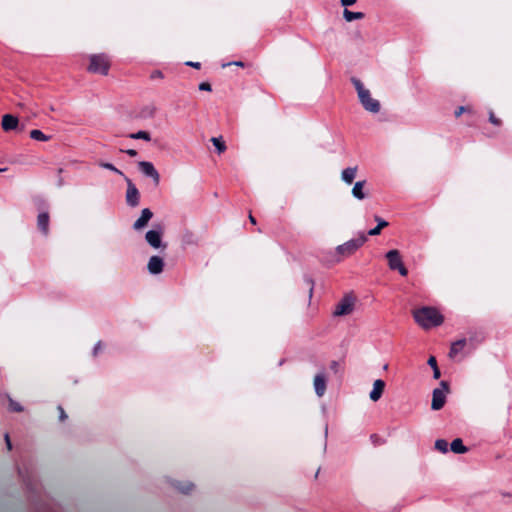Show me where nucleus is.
<instances>
[{
    "label": "nucleus",
    "mask_w": 512,
    "mask_h": 512,
    "mask_svg": "<svg viewBox=\"0 0 512 512\" xmlns=\"http://www.w3.org/2000/svg\"><path fill=\"white\" fill-rule=\"evenodd\" d=\"M412 316L415 322L425 330L440 326L444 322V317L439 310L431 306L414 309Z\"/></svg>",
    "instance_id": "1"
},
{
    "label": "nucleus",
    "mask_w": 512,
    "mask_h": 512,
    "mask_svg": "<svg viewBox=\"0 0 512 512\" xmlns=\"http://www.w3.org/2000/svg\"><path fill=\"white\" fill-rule=\"evenodd\" d=\"M351 82L357 91L359 101L364 109L371 113H378L381 108L379 101L371 97L370 91L363 86V83L358 78L352 77Z\"/></svg>",
    "instance_id": "2"
},
{
    "label": "nucleus",
    "mask_w": 512,
    "mask_h": 512,
    "mask_svg": "<svg viewBox=\"0 0 512 512\" xmlns=\"http://www.w3.org/2000/svg\"><path fill=\"white\" fill-rule=\"evenodd\" d=\"M88 72L93 74L108 75L111 67V60L107 54H92L89 57Z\"/></svg>",
    "instance_id": "3"
},
{
    "label": "nucleus",
    "mask_w": 512,
    "mask_h": 512,
    "mask_svg": "<svg viewBox=\"0 0 512 512\" xmlns=\"http://www.w3.org/2000/svg\"><path fill=\"white\" fill-rule=\"evenodd\" d=\"M366 241L367 235L360 233L357 238L351 239L337 246L336 251L341 256L348 257L353 255L361 246L365 244Z\"/></svg>",
    "instance_id": "4"
},
{
    "label": "nucleus",
    "mask_w": 512,
    "mask_h": 512,
    "mask_svg": "<svg viewBox=\"0 0 512 512\" xmlns=\"http://www.w3.org/2000/svg\"><path fill=\"white\" fill-rule=\"evenodd\" d=\"M388 266L391 270H397L401 276H407L408 270L404 266L400 252L396 249L390 250L386 254Z\"/></svg>",
    "instance_id": "5"
},
{
    "label": "nucleus",
    "mask_w": 512,
    "mask_h": 512,
    "mask_svg": "<svg viewBox=\"0 0 512 512\" xmlns=\"http://www.w3.org/2000/svg\"><path fill=\"white\" fill-rule=\"evenodd\" d=\"M125 179L127 182L126 202L130 207H136L139 205L140 193L129 178L125 177Z\"/></svg>",
    "instance_id": "6"
},
{
    "label": "nucleus",
    "mask_w": 512,
    "mask_h": 512,
    "mask_svg": "<svg viewBox=\"0 0 512 512\" xmlns=\"http://www.w3.org/2000/svg\"><path fill=\"white\" fill-rule=\"evenodd\" d=\"M354 308V299L349 296H345L335 307V316L349 315Z\"/></svg>",
    "instance_id": "7"
},
{
    "label": "nucleus",
    "mask_w": 512,
    "mask_h": 512,
    "mask_svg": "<svg viewBox=\"0 0 512 512\" xmlns=\"http://www.w3.org/2000/svg\"><path fill=\"white\" fill-rule=\"evenodd\" d=\"M138 167L140 171L146 175L147 177H150L153 179V182L155 186H158L160 183V175L158 171L155 169L154 165L151 162L148 161H140L138 163Z\"/></svg>",
    "instance_id": "8"
},
{
    "label": "nucleus",
    "mask_w": 512,
    "mask_h": 512,
    "mask_svg": "<svg viewBox=\"0 0 512 512\" xmlns=\"http://www.w3.org/2000/svg\"><path fill=\"white\" fill-rule=\"evenodd\" d=\"M145 240L155 249L160 247L166 248V244L162 245V233L160 231L149 230L145 235Z\"/></svg>",
    "instance_id": "9"
},
{
    "label": "nucleus",
    "mask_w": 512,
    "mask_h": 512,
    "mask_svg": "<svg viewBox=\"0 0 512 512\" xmlns=\"http://www.w3.org/2000/svg\"><path fill=\"white\" fill-rule=\"evenodd\" d=\"M147 269L150 274L157 275L160 274L164 269V260L162 257L154 255L150 257Z\"/></svg>",
    "instance_id": "10"
},
{
    "label": "nucleus",
    "mask_w": 512,
    "mask_h": 512,
    "mask_svg": "<svg viewBox=\"0 0 512 512\" xmlns=\"http://www.w3.org/2000/svg\"><path fill=\"white\" fill-rule=\"evenodd\" d=\"M153 217V212L149 208H144L141 211L140 217L134 222L133 229L140 231L143 228H145L148 224V222Z\"/></svg>",
    "instance_id": "11"
},
{
    "label": "nucleus",
    "mask_w": 512,
    "mask_h": 512,
    "mask_svg": "<svg viewBox=\"0 0 512 512\" xmlns=\"http://www.w3.org/2000/svg\"><path fill=\"white\" fill-rule=\"evenodd\" d=\"M445 402H446V394L444 393V391L441 390L440 388L434 389L433 393H432V403H431L432 410H440L445 405Z\"/></svg>",
    "instance_id": "12"
},
{
    "label": "nucleus",
    "mask_w": 512,
    "mask_h": 512,
    "mask_svg": "<svg viewBox=\"0 0 512 512\" xmlns=\"http://www.w3.org/2000/svg\"><path fill=\"white\" fill-rule=\"evenodd\" d=\"M313 385L317 396L322 397L325 394L327 387V380L325 374H316L314 377Z\"/></svg>",
    "instance_id": "13"
},
{
    "label": "nucleus",
    "mask_w": 512,
    "mask_h": 512,
    "mask_svg": "<svg viewBox=\"0 0 512 512\" xmlns=\"http://www.w3.org/2000/svg\"><path fill=\"white\" fill-rule=\"evenodd\" d=\"M50 216L48 212H42L37 217V228L44 235L49 234Z\"/></svg>",
    "instance_id": "14"
},
{
    "label": "nucleus",
    "mask_w": 512,
    "mask_h": 512,
    "mask_svg": "<svg viewBox=\"0 0 512 512\" xmlns=\"http://www.w3.org/2000/svg\"><path fill=\"white\" fill-rule=\"evenodd\" d=\"M385 386L386 384L382 379L375 380L373 383V389L369 395L370 399L374 402L378 401L382 397Z\"/></svg>",
    "instance_id": "15"
},
{
    "label": "nucleus",
    "mask_w": 512,
    "mask_h": 512,
    "mask_svg": "<svg viewBox=\"0 0 512 512\" xmlns=\"http://www.w3.org/2000/svg\"><path fill=\"white\" fill-rule=\"evenodd\" d=\"M19 120L16 116H13L11 114H5L2 117L1 126L2 129L6 132L14 130L18 127Z\"/></svg>",
    "instance_id": "16"
},
{
    "label": "nucleus",
    "mask_w": 512,
    "mask_h": 512,
    "mask_svg": "<svg viewBox=\"0 0 512 512\" xmlns=\"http://www.w3.org/2000/svg\"><path fill=\"white\" fill-rule=\"evenodd\" d=\"M358 167H348L344 169L341 173V178L346 184H352L356 174H357Z\"/></svg>",
    "instance_id": "17"
},
{
    "label": "nucleus",
    "mask_w": 512,
    "mask_h": 512,
    "mask_svg": "<svg viewBox=\"0 0 512 512\" xmlns=\"http://www.w3.org/2000/svg\"><path fill=\"white\" fill-rule=\"evenodd\" d=\"M366 185V181L363 180V181H358L354 184V187L352 188V195L358 199V200H363L366 195L365 193L363 192V188L364 186Z\"/></svg>",
    "instance_id": "18"
},
{
    "label": "nucleus",
    "mask_w": 512,
    "mask_h": 512,
    "mask_svg": "<svg viewBox=\"0 0 512 512\" xmlns=\"http://www.w3.org/2000/svg\"><path fill=\"white\" fill-rule=\"evenodd\" d=\"M451 451L456 454H463L468 451V448L463 444V441L460 438H456L451 442L450 445Z\"/></svg>",
    "instance_id": "19"
},
{
    "label": "nucleus",
    "mask_w": 512,
    "mask_h": 512,
    "mask_svg": "<svg viewBox=\"0 0 512 512\" xmlns=\"http://www.w3.org/2000/svg\"><path fill=\"white\" fill-rule=\"evenodd\" d=\"M465 345H466V339H460V340H457L456 342L452 343L450 352H449V356L451 358L456 357V355L465 347Z\"/></svg>",
    "instance_id": "20"
},
{
    "label": "nucleus",
    "mask_w": 512,
    "mask_h": 512,
    "mask_svg": "<svg viewBox=\"0 0 512 512\" xmlns=\"http://www.w3.org/2000/svg\"><path fill=\"white\" fill-rule=\"evenodd\" d=\"M343 17L347 22H352L354 20L364 18V14L362 12H352L345 8L343 11Z\"/></svg>",
    "instance_id": "21"
},
{
    "label": "nucleus",
    "mask_w": 512,
    "mask_h": 512,
    "mask_svg": "<svg viewBox=\"0 0 512 512\" xmlns=\"http://www.w3.org/2000/svg\"><path fill=\"white\" fill-rule=\"evenodd\" d=\"M174 486L177 490H179L180 492H182L184 494H188L194 488V484L191 482H185V483L177 482L176 484H174Z\"/></svg>",
    "instance_id": "22"
},
{
    "label": "nucleus",
    "mask_w": 512,
    "mask_h": 512,
    "mask_svg": "<svg viewBox=\"0 0 512 512\" xmlns=\"http://www.w3.org/2000/svg\"><path fill=\"white\" fill-rule=\"evenodd\" d=\"M30 137L37 141H48L51 139V136L45 135L42 131L38 129L31 130Z\"/></svg>",
    "instance_id": "23"
},
{
    "label": "nucleus",
    "mask_w": 512,
    "mask_h": 512,
    "mask_svg": "<svg viewBox=\"0 0 512 512\" xmlns=\"http://www.w3.org/2000/svg\"><path fill=\"white\" fill-rule=\"evenodd\" d=\"M428 365L433 369V377L434 379H439L441 376L440 370L437 365V360L434 356H430L428 361Z\"/></svg>",
    "instance_id": "24"
},
{
    "label": "nucleus",
    "mask_w": 512,
    "mask_h": 512,
    "mask_svg": "<svg viewBox=\"0 0 512 512\" xmlns=\"http://www.w3.org/2000/svg\"><path fill=\"white\" fill-rule=\"evenodd\" d=\"M211 142L213 143L219 154L225 152L226 144L221 137H212Z\"/></svg>",
    "instance_id": "25"
},
{
    "label": "nucleus",
    "mask_w": 512,
    "mask_h": 512,
    "mask_svg": "<svg viewBox=\"0 0 512 512\" xmlns=\"http://www.w3.org/2000/svg\"><path fill=\"white\" fill-rule=\"evenodd\" d=\"M129 137L131 139H142V140H145V141H150L151 140L150 133L147 132V131H138L136 133L130 134Z\"/></svg>",
    "instance_id": "26"
},
{
    "label": "nucleus",
    "mask_w": 512,
    "mask_h": 512,
    "mask_svg": "<svg viewBox=\"0 0 512 512\" xmlns=\"http://www.w3.org/2000/svg\"><path fill=\"white\" fill-rule=\"evenodd\" d=\"M435 449L441 453L448 452V442L444 439H437L435 441Z\"/></svg>",
    "instance_id": "27"
},
{
    "label": "nucleus",
    "mask_w": 512,
    "mask_h": 512,
    "mask_svg": "<svg viewBox=\"0 0 512 512\" xmlns=\"http://www.w3.org/2000/svg\"><path fill=\"white\" fill-rule=\"evenodd\" d=\"M304 281L308 287V299L310 301L314 291V280L309 276H305Z\"/></svg>",
    "instance_id": "28"
},
{
    "label": "nucleus",
    "mask_w": 512,
    "mask_h": 512,
    "mask_svg": "<svg viewBox=\"0 0 512 512\" xmlns=\"http://www.w3.org/2000/svg\"><path fill=\"white\" fill-rule=\"evenodd\" d=\"M9 410L12 412H22L23 407L20 403L14 401L13 399L9 398Z\"/></svg>",
    "instance_id": "29"
},
{
    "label": "nucleus",
    "mask_w": 512,
    "mask_h": 512,
    "mask_svg": "<svg viewBox=\"0 0 512 512\" xmlns=\"http://www.w3.org/2000/svg\"><path fill=\"white\" fill-rule=\"evenodd\" d=\"M102 168H105V169H108L110 171H113L121 176H124L123 172L120 171L119 169H117L113 164L111 163H105V162H101L99 164Z\"/></svg>",
    "instance_id": "30"
},
{
    "label": "nucleus",
    "mask_w": 512,
    "mask_h": 512,
    "mask_svg": "<svg viewBox=\"0 0 512 512\" xmlns=\"http://www.w3.org/2000/svg\"><path fill=\"white\" fill-rule=\"evenodd\" d=\"M489 121H490V123H492L495 126H501V124H502L501 119L496 117V115L494 114L493 111L489 112Z\"/></svg>",
    "instance_id": "31"
},
{
    "label": "nucleus",
    "mask_w": 512,
    "mask_h": 512,
    "mask_svg": "<svg viewBox=\"0 0 512 512\" xmlns=\"http://www.w3.org/2000/svg\"><path fill=\"white\" fill-rule=\"evenodd\" d=\"M374 219L377 222V226L381 229L386 228L389 225V223L386 220L382 219L377 215L374 217Z\"/></svg>",
    "instance_id": "32"
},
{
    "label": "nucleus",
    "mask_w": 512,
    "mask_h": 512,
    "mask_svg": "<svg viewBox=\"0 0 512 512\" xmlns=\"http://www.w3.org/2000/svg\"><path fill=\"white\" fill-rule=\"evenodd\" d=\"M470 109L468 107H464V106H460L458 107L454 114H455V117L458 118L460 117L465 111H469Z\"/></svg>",
    "instance_id": "33"
},
{
    "label": "nucleus",
    "mask_w": 512,
    "mask_h": 512,
    "mask_svg": "<svg viewBox=\"0 0 512 512\" xmlns=\"http://www.w3.org/2000/svg\"><path fill=\"white\" fill-rule=\"evenodd\" d=\"M199 90L201 91H211L212 87L211 84L208 82H202L199 84Z\"/></svg>",
    "instance_id": "34"
},
{
    "label": "nucleus",
    "mask_w": 512,
    "mask_h": 512,
    "mask_svg": "<svg viewBox=\"0 0 512 512\" xmlns=\"http://www.w3.org/2000/svg\"><path fill=\"white\" fill-rule=\"evenodd\" d=\"M150 78L152 80H154V79H162L163 78V73L160 70H154L151 73Z\"/></svg>",
    "instance_id": "35"
},
{
    "label": "nucleus",
    "mask_w": 512,
    "mask_h": 512,
    "mask_svg": "<svg viewBox=\"0 0 512 512\" xmlns=\"http://www.w3.org/2000/svg\"><path fill=\"white\" fill-rule=\"evenodd\" d=\"M382 229L376 226L375 228L368 231L367 235L369 236H377L381 233Z\"/></svg>",
    "instance_id": "36"
},
{
    "label": "nucleus",
    "mask_w": 512,
    "mask_h": 512,
    "mask_svg": "<svg viewBox=\"0 0 512 512\" xmlns=\"http://www.w3.org/2000/svg\"><path fill=\"white\" fill-rule=\"evenodd\" d=\"M230 65H236V66H239V67H245V63L242 62V61H234V62H230V63H226V64H223L222 67L225 68L227 66H230Z\"/></svg>",
    "instance_id": "37"
},
{
    "label": "nucleus",
    "mask_w": 512,
    "mask_h": 512,
    "mask_svg": "<svg viewBox=\"0 0 512 512\" xmlns=\"http://www.w3.org/2000/svg\"><path fill=\"white\" fill-rule=\"evenodd\" d=\"M58 411H59L60 420L64 421L67 418V415H66L64 409L62 408V406H58Z\"/></svg>",
    "instance_id": "38"
},
{
    "label": "nucleus",
    "mask_w": 512,
    "mask_h": 512,
    "mask_svg": "<svg viewBox=\"0 0 512 512\" xmlns=\"http://www.w3.org/2000/svg\"><path fill=\"white\" fill-rule=\"evenodd\" d=\"M440 385H441V387H442V389H441V390H443V391H444V393L449 391V384H448V382H446V381H441V382H440Z\"/></svg>",
    "instance_id": "39"
},
{
    "label": "nucleus",
    "mask_w": 512,
    "mask_h": 512,
    "mask_svg": "<svg viewBox=\"0 0 512 512\" xmlns=\"http://www.w3.org/2000/svg\"><path fill=\"white\" fill-rule=\"evenodd\" d=\"M356 3V0H341L343 6H351Z\"/></svg>",
    "instance_id": "40"
},
{
    "label": "nucleus",
    "mask_w": 512,
    "mask_h": 512,
    "mask_svg": "<svg viewBox=\"0 0 512 512\" xmlns=\"http://www.w3.org/2000/svg\"><path fill=\"white\" fill-rule=\"evenodd\" d=\"M186 65L191 66L196 69H200V67H201V64L199 62H192V61L187 62Z\"/></svg>",
    "instance_id": "41"
},
{
    "label": "nucleus",
    "mask_w": 512,
    "mask_h": 512,
    "mask_svg": "<svg viewBox=\"0 0 512 512\" xmlns=\"http://www.w3.org/2000/svg\"><path fill=\"white\" fill-rule=\"evenodd\" d=\"M5 441H6V445H7L8 450H11L12 449V443H11L9 434H7V433L5 434Z\"/></svg>",
    "instance_id": "42"
},
{
    "label": "nucleus",
    "mask_w": 512,
    "mask_h": 512,
    "mask_svg": "<svg viewBox=\"0 0 512 512\" xmlns=\"http://www.w3.org/2000/svg\"><path fill=\"white\" fill-rule=\"evenodd\" d=\"M338 362L337 361H332L330 363V369L333 370L335 373L338 371Z\"/></svg>",
    "instance_id": "43"
},
{
    "label": "nucleus",
    "mask_w": 512,
    "mask_h": 512,
    "mask_svg": "<svg viewBox=\"0 0 512 512\" xmlns=\"http://www.w3.org/2000/svg\"><path fill=\"white\" fill-rule=\"evenodd\" d=\"M126 154H128L130 157H135L137 155V151L134 149H128L124 151Z\"/></svg>",
    "instance_id": "44"
},
{
    "label": "nucleus",
    "mask_w": 512,
    "mask_h": 512,
    "mask_svg": "<svg viewBox=\"0 0 512 512\" xmlns=\"http://www.w3.org/2000/svg\"><path fill=\"white\" fill-rule=\"evenodd\" d=\"M249 221H250L253 225H255V224H256V219H255V217H254L251 213L249 214Z\"/></svg>",
    "instance_id": "45"
},
{
    "label": "nucleus",
    "mask_w": 512,
    "mask_h": 512,
    "mask_svg": "<svg viewBox=\"0 0 512 512\" xmlns=\"http://www.w3.org/2000/svg\"><path fill=\"white\" fill-rule=\"evenodd\" d=\"M57 185H58L59 187H61V186H63V185H64V180H63V178H61V177H60V178L58 179V183H57Z\"/></svg>",
    "instance_id": "46"
},
{
    "label": "nucleus",
    "mask_w": 512,
    "mask_h": 512,
    "mask_svg": "<svg viewBox=\"0 0 512 512\" xmlns=\"http://www.w3.org/2000/svg\"><path fill=\"white\" fill-rule=\"evenodd\" d=\"M100 345H101L100 342L96 345V347L94 349L95 353H97V351L100 350Z\"/></svg>",
    "instance_id": "47"
},
{
    "label": "nucleus",
    "mask_w": 512,
    "mask_h": 512,
    "mask_svg": "<svg viewBox=\"0 0 512 512\" xmlns=\"http://www.w3.org/2000/svg\"><path fill=\"white\" fill-rule=\"evenodd\" d=\"M63 172V169L62 168H59L58 169V173L61 174Z\"/></svg>",
    "instance_id": "48"
},
{
    "label": "nucleus",
    "mask_w": 512,
    "mask_h": 512,
    "mask_svg": "<svg viewBox=\"0 0 512 512\" xmlns=\"http://www.w3.org/2000/svg\"><path fill=\"white\" fill-rule=\"evenodd\" d=\"M5 170H6V169H2V168H0V172L5 171Z\"/></svg>",
    "instance_id": "49"
}]
</instances>
